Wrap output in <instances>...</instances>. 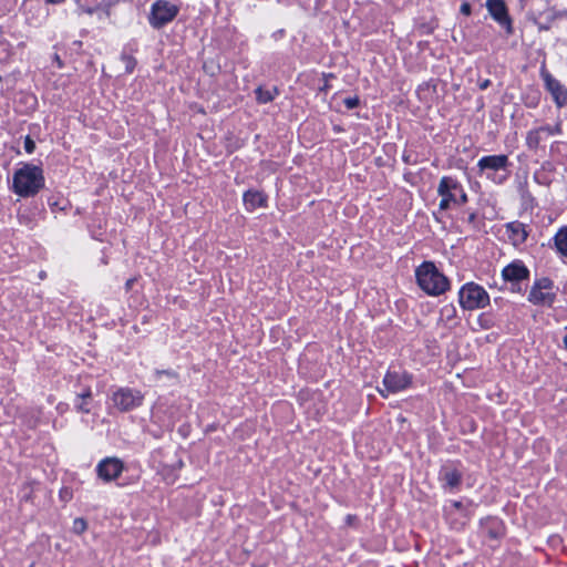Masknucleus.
<instances>
[{
    "label": "nucleus",
    "mask_w": 567,
    "mask_h": 567,
    "mask_svg": "<svg viewBox=\"0 0 567 567\" xmlns=\"http://www.w3.org/2000/svg\"><path fill=\"white\" fill-rule=\"evenodd\" d=\"M486 7L491 16L502 25L512 32L511 19L507 13L505 2L503 0H487Z\"/></svg>",
    "instance_id": "9d476101"
},
{
    "label": "nucleus",
    "mask_w": 567,
    "mask_h": 567,
    "mask_svg": "<svg viewBox=\"0 0 567 567\" xmlns=\"http://www.w3.org/2000/svg\"><path fill=\"white\" fill-rule=\"evenodd\" d=\"M123 468L122 461L116 457H107L99 463L97 474L102 480L110 482L117 478Z\"/></svg>",
    "instance_id": "1a4fd4ad"
},
{
    "label": "nucleus",
    "mask_w": 567,
    "mask_h": 567,
    "mask_svg": "<svg viewBox=\"0 0 567 567\" xmlns=\"http://www.w3.org/2000/svg\"><path fill=\"white\" fill-rule=\"evenodd\" d=\"M437 193L442 197L440 202V209H449L451 204L463 205L467 202V195L460 185V183L449 176L441 178Z\"/></svg>",
    "instance_id": "7ed1b4c3"
},
{
    "label": "nucleus",
    "mask_w": 567,
    "mask_h": 567,
    "mask_svg": "<svg viewBox=\"0 0 567 567\" xmlns=\"http://www.w3.org/2000/svg\"><path fill=\"white\" fill-rule=\"evenodd\" d=\"M86 12L92 14L93 11H92V9H87Z\"/></svg>",
    "instance_id": "4c0bfd02"
},
{
    "label": "nucleus",
    "mask_w": 567,
    "mask_h": 567,
    "mask_svg": "<svg viewBox=\"0 0 567 567\" xmlns=\"http://www.w3.org/2000/svg\"><path fill=\"white\" fill-rule=\"evenodd\" d=\"M415 275L420 288L429 295L437 296L449 288L447 278L436 269L433 262H423Z\"/></svg>",
    "instance_id": "f03ea898"
},
{
    "label": "nucleus",
    "mask_w": 567,
    "mask_h": 567,
    "mask_svg": "<svg viewBox=\"0 0 567 567\" xmlns=\"http://www.w3.org/2000/svg\"><path fill=\"white\" fill-rule=\"evenodd\" d=\"M458 301L463 309L475 310L488 305L489 296L483 287L468 282L461 288Z\"/></svg>",
    "instance_id": "20e7f679"
},
{
    "label": "nucleus",
    "mask_w": 567,
    "mask_h": 567,
    "mask_svg": "<svg viewBox=\"0 0 567 567\" xmlns=\"http://www.w3.org/2000/svg\"><path fill=\"white\" fill-rule=\"evenodd\" d=\"M156 375H157L158 378H161L162 375H166V377H168V378H171V379H174V378H175V374H174V373H172V372H169V371H156Z\"/></svg>",
    "instance_id": "c756f323"
},
{
    "label": "nucleus",
    "mask_w": 567,
    "mask_h": 567,
    "mask_svg": "<svg viewBox=\"0 0 567 567\" xmlns=\"http://www.w3.org/2000/svg\"><path fill=\"white\" fill-rule=\"evenodd\" d=\"M44 186L42 169L32 164H25L13 175V190L22 197L35 195Z\"/></svg>",
    "instance_id": "f257e3e1"
},
{
    "label": "nucleus",
    "mask_w": 567,
    "mask_h": 567,
    "mask_svg": "<svg viewBox=\"0 0 567 567\" xmlns=\"http://www.w3.org/2000/svg\"><path fill=\"white\" fill-rule=\"evenodd\" d=\"M475 218H476V214H475V213H471V214L468 215L467 220H468V223H471V224H472V223H474V221H475Z\"/></svg>",
    "instance_id": "2f4dec72"
},
{
    "label": "nucleus",
    "mask_w": 567,
    "mask_h": 567,
    "mask_svg": "<svg viewBox=\"0 0 567 567\" xmlns=\"http://www.w3.org/2000/svg\"><path fill=\"white\" fill-rule=\"evenodd\" d=\"M91 399H92V392L90 390H86L84 393L76 395V400H82V401L89 400L90 401Z\"/></svg>",
    "instance_id": "cd10ccee"
},
{
    "label": "nucleus",
    "mask_w": 567,
    "mask_h": 567,
    "mask_svg": "<svg viewBox=\"0 0 567 567\" xmlns=\"http://www.w3.org/2000/svg\"><path fill=\"white\" fill-rule=\"evenodd\" d=\"M491 84V81L489 80H484L481 84H480V87L481 90H486Z\"/></svg>",
    "instance_id": "7c9ffc66"
},
{
    "label": "nucleus",
    "mask_w": 567,
    "mask_h": 567,
    "mask_svg": "<svg viewBox=\"0 0 567 567\" xmlns=\"http://www.w3.org/2000/svg\"><path fill=\"white\" fill-rule=\"evenodd\" d=\"M351 518H352L351 516H348V520H349V523H352V519H351Z\"/></svg>",
    "instance_id": "58836bf2"
},
{
    "label": "nucleus",
    "mask_w": 567,
    "mask_h": 567,
    "mask_svg": "<svg viewBox=\"0 0 567 567\" xmlns=\"http://www.w3.org/2000/svg\"><path fill=\"white\" fill-rule=\"evenodd\" d=\"M506 231L514 245L524 243L528 236L525 225L518 221L508 223Z\"/></svg>",
    "instance_id": "ddd939ff"
},
{
    "label": "nucleus",
    "mask_w": 567,
    "mask_h": 567,
    "mask_svg": "<svg viewBox=\"0 0 567 567\" xmlns=\"http://www.w3.org/2000/svg\"><path fill=\"white\" fill-rule=\"evenodd\" d=\"M556 293L553 291V281L548 278L537 280L532 287L528 300L537 306H551Z\"/></svg>",
    "instance_id": "0eeeda50"
},
{
    "label": "nucleus",
    "mask_w": 567,
    "mask_h": 567,
    "mask_svg": "<svg viewBox=\"0 0 567 567\" xmlns=\"http://www.w3.org/2000/svg\"><path fill=\"white\" fill-rule=\"evenodd\" d=\"M126 285L127 287L132 286V280H128Z\"/></svg>",
    "instance_id": "e433bc0d"
},
{
    "label": "nucleus",
    "mask_w": 567,
    "mask_h": 567,
    "mask_svg": "<svg viewBox=\"0 0 567 567\" xmlns=\"http://www.w3.org/2000/svg\"><path fill=\"white\" fill-rule=\"evenodd\" d=\"M507 165L508 157L506 155H489L478 161L481 169L499 171L506 168Z\"/></svg>",
    "instance_id": "f8f14e48"
},
{
    "label": "nucleus",
    "mask_w": 567,
    "mask_h": 567,
    "mask_svg": "<svg viewBox=\"0 0 567 567\" xmlns=\"http://www.w3.org/2000/svg\"><path fill=\"white\" fill-rule=\"evenodd\" d=\"M351 518H352L351 516H348V520H349V523H352V519H351Z\"/></svg>",
    "instance_id": "ea45409f"
},
{
    "label": "nucleus",
    "mask_w": 567,
    "mask_h": 567,
    "mask_svg": "<svg viewBox=\"0 0 567 567\" xmlns=\"http://www.w3.org/2000/svg\"><path fill=\"white\" fill-rule=\"evenodd\" d=\"M177 13L178 8L175 4L165 0H158L152 6L150 23L152 27L159 29L171 22Z\"/></svg>",
    "instance_id": "423d86ee"
},
{
    "label": "nucleus",
    "mask_w": 567,
    "mask_h": 567,
    "mask_svg": "<svg viewBox=\"0 0 567 567\" xmlns=\"http://www.w3.org/2000/svg\"><path fill=\"white\" fill-rule=\"evenodd\" d=\"M122 62L124 63V68L126 72H132L136 65V61L133 56L123 54L121 58Z\"/></svg>",
    "instance_id": "4be33fe9"
},
{
    "label": "nucleus",
    "mask_w": 567,
    "mask_h": 567,
    "mask_svg": "<svg viewBox=\"0 0 567 567\" xmlns=\"http://www.w3.org/2000/svg\"><path fill=\"white\" fill-rule=\"evenodd\" d=\"M543 133L547 134V135H554V134H560L561 133V124L560 123H557L555 126H549V125H545V126H540Z\"/></svg>",
    "instance_id": "5701e85b"
},
{
    "label": "nucleus",
    "mask_w": 567,
    "mask_h": 567,
    "mask_svg": "<svg viewBox=\"0 0 567 567\" xmlns=\"http://www.w3.org/2000/svg\"><path fill=\"white\" fill-rule=\"evenodd\" d=\"M528 276L529 270L519 260L513 261L512 264L507 265L502 271L503 279L505 281L511 282L522 281L524 279H527Z\"/></svg>",
    "instance_id": "9b49d317"
},
{
    "label": "nucleus",
    "mask_w": 567,
    "mask_h": 567,
    "mask_svg": "<svg viewBox=\"0 0 567 567\" xmlns=\"http://www.w3.org/2000/svg\"><path fill=\"white\" fill-rule=\"evenodd\" d=\"M34 148H35L34 142L29 136H27L25 141H24V150H25V152L31 154L34 151Z\"/></svg>",
    "instance_id": "a878e982"
},
{
    "label": "nucleus",
    "mask_w": 567,
    "mask_h": 567,
    "mask_svg": "<svg viewBox=\"0 0 567 567\" xmlns=\"http://www.w3.org/2000/svg\"><path fill=\"white\" fill-rule=\"evenodd\" d=\"M255 93L259 103H268L275 99V96L278 94V90L277 87L264 89L259 86L256 89Z\"/></svg>",
    "instance_id": "f3484780"
},
{
    "label": "nucleus",
    "mask_w": 567,
    "mask_h": 567,
    "mask_svg": "<svg viewBox=\"0 0 567 567\" xmlns=\"http://www.w3.org/2000/svg\"><path fill=\"white\" fill-rule=\"evenodd\" d=\"M87 528V523L84 518H75L73 520V526H72V532L78 534V535H81L83 534Z\"/></svg>",
    "instance_id": "412c9836"
},
{
    "label": "nucleus",
    "mask_w": 567,
    "mask_h": 567,
    "mask_svg": "<svg viewBox=\"0 0 567 567\" xmlns=\"http://www.w3.org/2000/svg\"><path fill=\"white\" fill-rule=\"evenodd\" d=\"M55 62H58L59 66H61V65H62V63H61V60H60L59 55H55Z\"/></svg>",
    "instance_id": "f704fd0d"
},
{
    "label": "nucleus",
    "mask_w": 567,
    "mask_h": 567,
    "mask_svg": "<svg viewBox=\"0 0 567 567\" xmlns=\"http://www.w3.org/2000/svg\"><path fill=\"white\" fill-rule=\"evenodd\" d=\"M540 76L545 83V87L547 89V91L553 94L554 92H556L560 86H561V83L556 80L547 70L545 66H543L540 69Z\"/></svg>",
    "instance_id": "2eb2a0df"
},
{
    "label": "nucleus",
    "mask_w": 567,
    "mask_h": 567,
    "mask_svg": "<svg viewBox=\"0 0 567 567\" xmlns=\"http://www.w3.org/2000/svg\"><path fill=\"white\" fill-rule=\"evenodd\" d=\"M411 383V377L406 372L389 371L383 379L384 389H379L382 396L388 393H396L406 389Z\"/></svg>",
    "instance_id": "6e6552de"
},
{
    "label": "nucleus",
    "mask_w": 567,
    "mask_h": 567,
    "mask_svg": "<svg viewBox=\"0 0 567 567\" xmlns=\"http://www.w3.org/2000/svg\"><path fill=\"white\" fill-rule=\"evenodd\" d=\"M481 320H482V327L489 328V322L486 319L482 318Z\"/></svg>",
    "instance_id": "473e14b6"
},
{
    "label": "nucleus",
    "mask_w": 567,
    "mask_h": 567,
    "mask_svg": "<svg viewBox=\"0 0 567 567\" xmlns=\"http://www.w3.org/2000/svg\"><path fill=\"white\" fill-rule=\"evenodd\" d=\"M266 197L262 193L257 190H248L244 195V203L247 209L254 210L257 207L265 205Z\"/></svg>",
    "instance_id": "4468645a"
},
{
    "label": "nucleus",
    "mask_w": 567,
    "mask_h": 567,
    "mask_svg": "<svg viewBox=\"0 0 567 567\" xmlns=\"http://www.w3.org/2000/svg\"><path fill=\"white\" fill-rule=\"evenodd\" d=\"M89 402H90L89 400H85V401L76 400V402H75V409H76L79 412H82V413H89V412H90Z\"/></svg>",
    "instance_id": "b1692460"
},
{
    "label": "nucleus",
    "mask_w": 567,
    "mask_h": 567,
    "mask_svg": "<svg viewBox=\"0 0 567 567\" xmlns=\"http://www.w3.org/2000/svg\"><path fill=\"white\" fill-rule=\"evenodd\" d=\"M60 497L64 502H69L72 498V492L69 488H63L60 492Z\"/></svg>",
    "instance_id": "bb28decb"
},
{
    "label": "nucleus",
    "mask_w": 567,
    "mask_h": 567,
    "mask_svg": "<svg viewBox=\"0 0 567 567\" xmlns=\"http://www.w3.org/2000/svg\"><path fill=\"white\" fill-rule=\"evenodd\" d=\"M144 395L138 390L120 388L112 395L113 405L121 412H128L142 405Z\"/></svg>",
    "instance_id": "39448f33"
},
{
    "label": "nucleus",
    "mask_w": 567,
    "mask_h": 567,
    "mask_svg": "<svg viewBox=\"0 0 567 567\" xmlns=\"http://www.w3.org/2000/svg\"><path fill=\"white\" fill-rule=\"evenodd\" d=\"M555 246L559 254L567 257V226L560 228L558 233L556 234L555 238Z\"/></svg>",
    "instance_id": "dca6fc26"
},
{
    "label": "nucleus",
    "mask_w": 567,
    "mask_h": 567,
    "mask_svg": "<svg viewBox=\"0 0 567 567\" xmlns=\"http://www.w3.org/2000/svg\"><path fill=\"white\" fill-rule=\"evenodd\" d=\"M564 346L567 349V334L564 337Z\"/></svg>",
    "instance_id": "c9c22d12"
},
{
    "label": "nucleus",
    "mask_w": 567,
    "mask_h": 567,
    "mask_svg": "<svg viewBox=\"0 0 567 567\" xmlns=\"http://www.w3.org/2000/svg\"><path fill=\"white\" fill-rule=\"evenodd\" d=\"M461 478L462 476L456 470H446L443 473V480L445 484L451 488L458 486Z\"/></svg>",
    "instance_id": "6ab92c4d"
},
{
    "label": "nucleus",
    "mask_w": 567,
    "mask_h": 567,
    "mask_svg": "<svg viewBox=\"0 0 567 567\" xmlns=\"http://www.w3.org/2000/svg\"><path fill=\"white\" fill-rule=\"evenodd\" d=\"M543 131L540 127L529 131L526 136V144L529 148L535 150L542 142Z\"/></svg>",
    "instance_id": "a211bd4d"
},
{
    "label": "nucleus",
    "mask_w": 567,
    "mask_h": 567,
    "mask_svg": "<svg viewBox=\"0 0 567 567\" xmlns=\"http://www.w3.org/2000/svg\"><path fill=\"white\" fill-rule=\"evenodd\" d=\"M344 105L347 106L348 110H352L354 107H357L360 103L359 99L357 96L354 97H347L344 99Z\"/></svg>",
    "instance_id": "393cba45"
},
{
    "label": "nucleus",
    "mask_w": 567,
    "mask_h": 567,
    "mask_svg": "<svg viewBox=\"0 0 567 567\" xmlns=\"http://www.w3.org/2000/svg\"><path fill=\"white\" fill-rule=\"evenodd\" d=\"M49 3H60L62 2L63 0H47Z\"/></svg>",
    "instance_id": "72a5a7b5"
},
{
    "label": "nucleus",
    "mask_w": 567,
    "mask_h": 567,
    "mask_svg": "<svg viewBox=\"0 0 567 567\" xmlns=\"http://www.w3.org/2000/svg\"><path fill=\"white\" fill-rule=\"evenodd\" d=\"M461 12L465 16H470L471 14V4L467 3V2H464L462 3L461 6Z\"/></svg>",
    "instance_id": "c85d7f7f"
},
{
    "label": "nucleus",
    "mask_w": 567,
    "mask_h": 567,
    "mask_svg": "<svg viewBox=\"0 0 567 567\" xmlns=\"http://www.w3.org/2000/svg\"><path fill=\"white\" fill-rule=\"evenodd\" d=\"M551 96L557 107L567 106V89L563 84Z\"/></svg>",
    "instance_id": "aec40b11"
}]
</instances>
